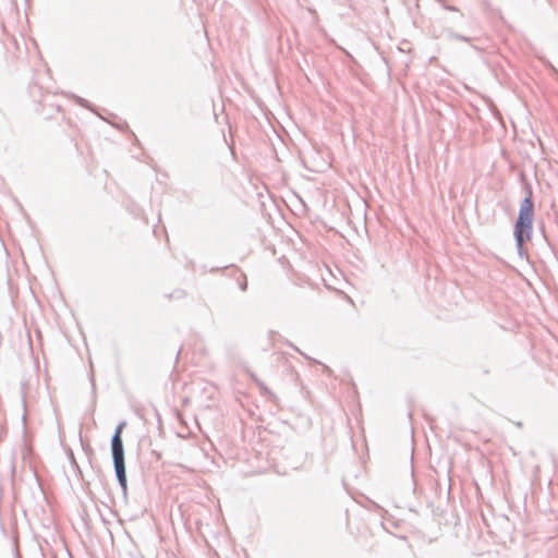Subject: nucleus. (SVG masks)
<instances>
[{"mask_svg": "<svg viewBox=\"0 0 558 558\" xmlns=\"http://www.w3.org/2000/svg\"><path fill=\"white\" fill-rule=\"evenodd\" d=\"M534 203L532 190H526V196L520 204L519 215L514 222L513 235L519 253L521 254L523 244L531 240L533 232Z\"/></svg>", "mask_w": 558, "mask_h": 558, "instance_id": "obj_1", "label": "nucleus"}, {"mask_svg": "<svg viewBox=\"0 0 558 558\" xmlns=\"http://www.w3.org/2000/svg\"><path fill=\"white\" fill-rule=\"evenodd\" d=\"M126 422H120L114 433L111 437V457L113 462L114 474L119 486L121 487L122 495L126 499L128 497V478H126V470H125V457H124V447L122 440V430L125 427Z\"/></svg>", "mask_w": 558, "mask_h": 558, "instance_id": "obj_2", "label": "nucleus"}, {"mask_svg": "<svg viewBox=\"0 0 558 558\" xmlns=\"http://www.w3.org/2000/svg\"><path fill=\"white\" fill-rule=\"evenodd\" d=\"M446 34H447L448 38H450V39L461 40V41H465V43H471V40H472L471 37H468V36L461 35L459 33H456L451 28L446 29Z\"/></svg>", "mask_w": 558, "mask_h": 558, "instance_id": "obj_3", "label": "nucleus"}, {"mask_svg": "<svg viewBox=\"0 0 558 558\" xmlns=\"http://www.w3.org/2000/svg\"><path fill=\"white\" fill-rule=\"evenodd\" d=\"M539 60L547 69H549L558 77V70L553 65V63L548 59H546L545 57H539Z\"/></svg>", "mask_w": 558, "mask_h": 558, "instance_id": "obj_4", "label": "nucleus"}, {"mask_svg": "<svg viewBox=\"0 0 558 558\" xmlns=\"http://www.w3.org/2000/svg\"><path fill=\"white\" fill-rule=\"evenodd\" d=\"M239 287L241 291H246L247 289V280L244 274H241V280L239 279Z\"/></svg>", "mask_w": 558, "mask_h": 558, "instance_id": "obj_5", "label": "nucleus"}, {"mask_svg": "<svg viewBox=\"0 0 558 558\" xmlns=\"http://www.w3.org/2000/svg\"><path fill=\"white\" fill-rule=\"evenodd\" d=\"M444 9L447 10V11H451V12H457L460 14V17H463V14L460 12V10L454 7V5H450V4H444Z\"/></svg>", "mask_w": 558, "mask_h": 558, "instance_id": "obj_6", "label": "nucleus"}, {"mask_svg": "<svg viewBox=\"0 0 558 558\" xmlns=\"http://www.w3.org/2000/svg\"><path fill=\"white\" fill-rule=\"evenodd\" d=\"M76 102H77L78 105L83 106V107L88 108V101H87V100H85V99H83V98H81V97H76Z\"/></svg>", "mask_w": 558, "mask_h": 558, "instance_id": "obj_7", "label": "nucleus"}, {"mask_svg": "<svg viewBox=\"0 0 558 558\" xmlns=\"http://www.w3.org/2000/svg\"><path fill=\"white\" fill-rule=\"evenodd\" d=\"M259 387H260L264 391H268L267 387H265L263 384H259Z\"/></svg>", "mask_w": 558, "mask_h": 558, "instance_id": "obj_8", "label": "nucleus"}]
</instances>
